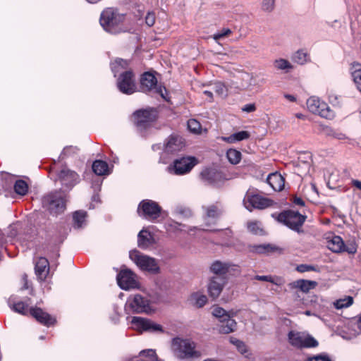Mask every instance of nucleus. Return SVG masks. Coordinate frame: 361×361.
<instances>
[{
  "label": "nucleus",
  "mask_w": 361,
  "mask_h": 361,
  "mask_svg": "<svg viewBox=\"0 0 361 361\" xmlns=\"http://www.w3.org/2000/svg\"><path fill=\"white\" fill-rule=\"evenodd\" d=\"M128 66V61L121 59H116L114 62L111 63V68L115 76L118 73L126 70Z\"/></svg>",
  "instance_id": "obj_37"
},
{
  "label": "nucleus",
  "mask_w": 361,
  "mask_h": 361,
  "mask_svg": "<svg viewBox=\"0 0 361 361\" xmlns=\"http://www.w3.org/2000/svg\"><path fill=\"white\" fill-rule=\"evenodd\" d=\"M284 97L289 102H294L296 101V97L294 95L285 94Z\"/></svg>",
  "instance_id": "obj_61"
},
{
  "label": "nucleus",
  "mask_w": 361,
  "mask_h": 361,
  "mask_svg": "<svg viewBox=\"0 0 361 361\" xmlns=\"http://www.w3.org/2000/svg\"><path fill=\"white\" fill-rule=\"evenodd\" d=\"M232 267L229 263L215 261L212 264L210 270L216 275L215 276H224Z\"/></svg>",
  "instance_id": "obj_26"
},
{
  "label": "nucleus",
  "mask_w": 361,
  "mask_h": 361,
  "mask_svg": "<svg viewBox=\"0 0 361 361\" xmlns=\"http://www.w3.org/2000/svg\"><path fill=\"white\" fill-rule=\"evenodd\" d=\"M204 215L203 216L204 225L207 228H203L204 231H213L209 228L214 224L221 214V209L217 205H209L208 207H203Z\"/></svg>",
  "instance_id": "obj_19"
},
{
  "label": "nucleus",
  "mask_w": 361,
  "mask_h": 361,
  "mask_svg": "<svg viewBox=\"0 0 361 361\" xmlns=\"http://www.w3.org/2000/svg\"><path fill=\"white\" fill-rule=\"evenodd\" d=\"M132 361H158L156 351L154 349H147L140 351V356Z\"/></svg>",
  "instance_id": "obj_33"
},
{
  "label": "nucleus",
  "mask_w": 361,
  "mask_h": 361,
  "mask_svg": "<svg viewBox=\"0 0 361 361\" xmlns=\"http://www.w3.org/2000/svg\"><path fill=\"white\" fill-rule=\"evenodd\" d=\"M58 178L63 185L71 188L77 183L78 175L75 171L64 168L60 171Z\"/></svg>",
  "instance_id": "obj_20"
},
{
  "label": "nucleus",
  "mask_w": 361,
  "mask_h": 361,
  "mask_svg": "<svg viewBox=\"0 0 361 361\" xmlns=\"http://www.w3.org/2000/svg\"><path fill=\"white\" fill-rule=\"evenodd\" d=\"M15 192L20 195H25L28 190L27 183L23 180H18L14 185Z\"/></svg>",
  "instance_id": "obj_42"
},
{
  "label": "nucleus",
  "mask_w": 361,
  "mask_h": 361,
  "mask_svg": "<svg viewBox=\"0 0 361 361\" xmlns=\"http://www.w3.org/2000/svg\"><path fill=\"white\" fill-rule=\"evenodd\" d=\"M35 273L40 280H44L49 272V262L44 257H40L35 264Z\"/></svg>",
  "instance_id": "obj_27"
},
{
  "label": "nucleus",
  "mask_w": 361,
  "mask_h": 361,
  "mask_svg": "<svg viewBox=\"0 0 361 361\" xmlns=\"http://www.w3.org/2000/svg\"><path fill=\"white\" fill-rule=\"evenodd\" d=\"M86 212L77 211L73 214V221L76 228H81L85 222Z\"/></svg>",
  "instance_id": "obj_40"
},
{
  "label": "nucleus",
  "mask_w": 361,
  "mask_h": 361,
  "mask_svg": "<svg viewBox=\"0 0 361 361\" xmlns=\"http://www.w3.org/2000/svg\"><path fill=\"white\" fill-rule=\"evenodd\" d=\"M129 256L130 259L141 270L152 274H157L160 272V268L156 259L142 254L137 250L130 252Z\"/></svg>",
  "instance_id": "obj_4"
},
{
  "label": "nucleus",
  "mask_w": 361,
  "mask_h": 361,
  "mask_svg": "<svg viewBox=\"0 0 361 361\" xmlns=\"http://www.w3.org/2000/svg\"><path fill=\"white\" fill-rule=\"evenodd\" d=\"M306 361H331L330 358L326 355H317L312 357H310Z\"/></svg>",
  "instance_id": "obj_55"
},
{
  "label": "nucleus",
  "mask_w": 361,
  "mask_h": 361,
  "mask_svg": "<svg viewBox=\"0 0 361 361\" xmlns=\"http://www.w3.org/2000/svg\"><path fill=\"white\" fill-rule=\"evenodd\" d=\"M197 164L198 160L195 157H183L175 159L168 166V171L178 176L184 175L189 173Z\"/></svg>",
  "instance_id": "obj_7"
},
{
  "label": "nucleus",
  "mask_w": 361,
  "mask_h": 361,
  "mask_svg": "<svg viewBox=\"0 0 361 361\" xmlns=\"http://www.w3.org/2000/svg\"><path fill=\"white\" fill-rule=\"evenodd\" d=\"M145 23L146 24L151 27L155 23V14L154 12H148L145 17Z\"/></svg>",
  "instance_id": "obj_54"
},
{
  "label": "nucleus",
  "mask_w": 361,
  "mask_h": 361,
  "mask_svg": "<svg viewBox=\"0 0 361 361\" xmlns=\"http://www.w3.org/2000/svg\"><path fill=\"white\" fill-rule=\"evenodd\" d=\"M290 291L292 292L293 298L295 301H301L303 300L302 295L304 293H302L299 290H294Z\"/></svg>",
  "instance_id": "obj_57"
},
{
  "label": "nucleus",
  "mask_w": 361,
  "mask_h": 361,
  "mask_svg": "<svg viewBox=\"0 0 361 361\" xmlns=\"http://www.w3.org/2000/svg\"><path fill=\"white\" fill-rule=\"evenodd\" d=\"M332 135L338 140H343V139L346 138V136L342 133L334 132V133H333Z\"/></svg>",
  "instance_id": "obj_59"
},
{
  "label": "nucleus",
  "mask_w": 361,
  "mask_h": 361,
  "mask_svg": "<svg viewBox=\"0 0 361 361\" xmlns=\"http://www.w3.org/2000/svg\"><path fill=\"white\" fill-rule=\"evenodd\" d=\"M269 245H267V246H264V245H260V246H258L257 247V252H263L264 251H266L267 250H269L268 249L269 248Z\"/></svg>",
  "instance_id": "obj_62"
},
{
  "label": "nucleus",
  "mask_w": 361,
  "mask_h": 361,
  "mask_svg": "<svg viewBox=\"0 0 361 361\" xmlns=\"http://www.w3.org/2000/svg\"><path fill=\"white\" fill-rule=\"evenodd\" d=\"M185 146V140L178 134L171 135L164 144V152L174 154L180 152Z\"/></svg>",
  "instance_id": "obj_16"
},
{
  "label": "nucleus",
  "mask_w": 361,
  "mask_h": 361,
  "mask_svg": "<svg viewBox=\"0 0 361 361\" xmlns=\"http://www.w3.org/2000/svg\"><path fill=\"white\" fill-rule=\"evenodd\" d=\"M296 271L300 273H304L307 271H319L318 269L310 264H301L296 267Z\"/></svg>",
  "instance_id": "obj_47"
},
{
  "label": "nucleus",
  "mask_w": 361,
  "mask_h": 361,
  "mask_svg": "<svg viewBox=\"0 0 361 361\" xmlns=\"http://www.w3.org/2000/svg\"><path fill=\"white\" fill-rule=\"evenodd\" d=\"M155 243L153 235L145 230L140 231L137 235V245L141 249L146 250Z\"/></svg>",
  "instance_id": "obj_23"
},
{
  "label": "nucleus",
  "mask_w": 361,
  "mask_h": 361,
  "mask_svg": "<svg viewBox=\"0 0 361 361\" xmlns=\"http://www.w3.org/2000/svg\"><path fill=\"white\" fill-rule=\"evenodd\" d=\"M306 104L310 113H322L329 110L328 104L316 96L310 97L307 100Z\"/></svg>",
  "instance_id": "obj_21"
},
{
  "label": "nucleus",
  "mask_w": 361,
  "mask_h": 361,
  "mask_svg": "<svg viewBox=\"0 0 361 361\" xmlns=\"http://www.w3.org/2000/svg\"><path fill=\"white\" fill-rule=\"evenodd\" d=\"M317 285L314 281L298 279L288 283L290 290H299L302 293H307Z\"/></svg>",
  "instance_id": "obj_22"
},
{
  "label": "nucleus",
  "mask_w": 361,
  "mask_h": 361,
  "mask_svg": "<svg viewBox=\"0 0 361 361\" xmlns=\"http://www.w3.org/2000/svg\"><path fill=\"white\" fill-rule=\"evenodd\" d=\"M125 310L128 313H148L151 310L149 300L139 294L132 295L127 300Z\"/></svg>",
  "instance_id": "obj_8"
},
{
  "label": "nucleus",
  "mask_w": 361,
  "mask_h": 361,
  "mask_svg": "<svg viewBox=\"0 0 361 361\" xmlns=\"http://www.w3.org/2000/svg\"><path fill=\"white\" fill-rule=\"evenodd\" d=\"M212 314L218 318L219 322L225 321V319L230 316L225 310L220 307H215L212 311Z\"/></svg>",
  "instance_id": "obj_44"
},
{
  "label": "nucleus",
  "mask_w": 361,
  "mask_h": 361,
  "mask_svg": "<svg viewBox=\"0 0 361 361\" xmlns=\"http://www.w3.org/2000/svg\"><path fill=\"white\" fill-rule=\"evenodd\" d=\"M328 248L334 252L340 253L343 252L344 242L338 235H334L327 240Z\"/></svg>",
  "instance_id": "obj_29"
},
{
  "label": "nucleus",
  "mask_w": 361,
  "mask_h": 361,
  "mask_svg": "<svg viewBox=\"0 0 361 361\" xmlns=\"http://www.w3.org/2000/svg\"><path fill=\"white\" fill-rule=\"evenodd\" d=\"M274 66L278 71L289 73L294 68L293 65L287 59L279 58L274 61Z\"/></svg>",
  "instance_id": "obj_34"
},
{
  "label": "nucleus",
  "mask_w": 361,
  "mask_h": 361,
  "mask_svg": "<svg viewBox=\"0 0 361 361\" xmlns=\"http://www.w3.org/2000/svg\"><path fill=\"white\" fill-rule=\"evenodd\" d=\"M267 182L275 191H281L284 188L285 180L277 172L269 174L267 178Z\"/></svg>",
  "instance_id": "obj_24"
},
{
  "label": "nucleus",
  "mask_w": 361,
  "mask_h": 361,
  "mask_svg": "<svg viewBox=\"0 0 361 361\" xmlns=\"http://www.w3.org/2000/svg\"><path fill=\"white\" fill-rule=\"evenodd\" d=\"M117 282L121 288L129 290L137 286L135 275L130 270H122L117 276Z\"/></svg>",
  "instance_id": "obj_17"
},
{
  "label": "nucleus",
  "mask_w": 361,
  "mask_h": 361,
  "mask_svg": "<svg viewBox=\"0 0 361 361\" xmlns=\"http://www.w3.org/2000/svg\"><path fill=\"white\" fill-rule=\"evenodd\" d=\"M277 220L290 228L299 231L305 221V216L294 211H286L279 214Z\"/></svg>",
  "instance_id": "obj_10"
},
{
  "label": "nucleus",
  "mask_w": 361,
  "mask_h": 361,
  "mask_svg": "<svg viewBox=\"0 0 361 361\" xmlns=\"http://www.w3.org/2000/svg\"><path fill=\"white\" fill-rule=\"evenodd\" d=\"M211 86L216 96L224 98L227 95V88L223 83L218 82L211 84Z\"/></svg>",
  "instance_id": "obj_39"
},
{
  "label": "nucleus",
  "mask_w": 361,
  "mask_h": 361,
  "mask_svg": "<svg viewBox=\"0 0 361 361\" xmlns=\"http://www.w3.org/2000/svg\"><path fill=\"white\" fill-rule=\"evenodd\" d=\"M42 204L50 214L57 215L65 210L66 196L61 191L51 192L43 197Z\"/></svg>",
  "instance_id": "obj_3"
},
{
  "label": "nucleus",
  "mask_w": 361,
  "mask_h": 361,
  "mask_svg": "<svg viewBox=\"0 0 361 361\" xmlns=\"http://www.w3.org/2000/svg\"><path fill=\"white\" fill-rule=\"evenodd\" d=\"M124 16L119 14L113 8L105 9L100 16V25L106 31L110 33H116L118 32V25L123 22Z\"/></svg>",
  "instance_id": "obj_5"
},
{
  "label": "nucleus",
  "mask_w": 361,
  "mask_h": 361,
  "mask_svg": "<svg viewBox=\"0 0 361 361\" xmlns=\"http://www.w3.org/2000/svg\"><path fill=\"white\" fill-rule=\"evenodd\" d=\"M171 350L173 355L179 360H190L200 355L194 341L180 337H176L171 340Z\"/></svg>",
  "instance_id": "obj_1"
},
{
  "label": "nucleus",
  "mask_w": 361,
  "mask_h": 361,
  "mask_svg": "<svg viewBox=\"0 0 361 361\" xmlns=\"http://www.w3.org/2000/svg\"><path fill=\"white\" fill-rule=\"evenodd\" d=\"M248 230L255 234V235H261L263 233V230L261 228V224L258 221H252L247 224Z\"/></svg>",
  "instance_id": "obj_45"
},
{
  "label": "nucleus",
  "mask_w": 361,
  "mask_h": 361,
  "mask_svg": "<svg viewBox=\"0 0 361 361\" xmlns=\"http://www.w3.org/2000/svg\"><path fill=\"white\" fill-rule=\"evenodd\" d=\"M293 202L295 204H297V205H300V206H304L305 205V202L301 198H300V197H295L294 198Z\"/></svg>",
  "instance_id": "obj_60"
},
{
  "label": "nucleus",
  "mask_w": 361,
  "mask_h": 361,
  "mask_svg": "<svg viewBox=\"0 0 361 361\" xmlns=\"http://www.w3.org/2000/svg\"><path fill=\"white\" fill-rule=\"evenodd\" d=\"M22 279L24 282V285H23V289H27L28 288V286H27V276L26 274H23V276H22Z\"/></svg>",
  "instance_id": "obj_63"
},
{
  "label": "nucleus",
  "mask_w": 361,
  "mask_h": 361,
  "mask_svg": "<svg viewBox=\"0 0 361 361\" xmlns=\"http://www.w3.org/2000/svg\"><path fill=\"white\" fill-rule=\"evenodd\" d=\"M250 133L247 131L242 130L231 135L228 137H221V140L228 142L233 143L248 139Z\"/></svg>",
  "instance_id": "obj_35"
},
{
  "label": "nucleus",
  "mask_w": 361,
  "mask_h": 361,
  "mask_svg": "<svg viewBox=\"0 0 361 361\" xmlns=\"http://www.w3.org/2000/svg\"><path fill=\"white\" fill-rule=\"evenodd\" d=\"M243 205L249 211L254 209H264L271 206L273 201L263 197L254 190L249 189L243 198Z\"/></svg>",
  "instance_id": "obj_6"
},
{
  "label": "nucleus",
  "mask_w": 361,
  "mask_h": 361,
  "mask_svg": "<svg viewBox=\"0 0 361 361\" xmlns=\"http://www.w3.org/2000/svg\"><path fill=\"white\" fill-rule=\"evenodd\" d=\"M353 303V298L351 296H345L344 298H339L334 302V306L337 310L347 308L352 305Z\"/></svg>",
  "instance_id": "obj_38"
},
{
  "label": "nucleus",
  "mask_w": 361,
  "mask_h": 361,
  "mask_svg": "<svg viewBox=\"0 0 361 361\" xmlns=\"http://www.w3.org/2000/svg\"><path fill=\"white\" fill-rule=\"evenodd\" d=\"M241 109L243 111L246 112H252L257 110L255 104L254 103L245 104L243 106H242Z\"/></svg>",
  "instance_id": "obj_56"
},
{
  "label": "nucleus",
  "mask_w": 361,
  "mask_h": 361,
  "mask_svg": "<svg viewBox=\"0 0 361 361\" xmlns=\"http://www.w3.org/2000/svg\"><path fill=\"white\" fill-rule=\"evenodd\" d=\"M117 85L119 90L127 94H133L136 90L135 78L131 71H125L118 79Z\"/></svg>",
  "instance_id": "obj_15"
},
{
  "label": "nucleus",
  "mask_w": 361,
  "mask_h": 361,
  "mask_svg": "<svg viewBox=\"0 0 361 361\" xmlns=\"http://www.w3.org/2000/svg\"><path fill=\"white\" fill-rule=\"evenodd\" d=\"M275 0H262L261 8L263 11L270 13L274 9Z\"/></svg>",
  "instance_id": "obj_46"
},
{
  "label": "nucleus",
  "mask_w": 361,
  "mask_h": 361,
  "mask_svg": "<svg viewBox=\"0 0 361 361\" xmlns=\"http://www.w3.org/2000/svg\"><path fill=\"white\" fill-rule=\"evenodd\" d=\"M232 33V31L229 28H224L221 31L214 34L213 38L215 41H219V39L228 36Z\"/></svg>",
  "instance_id": "obj_51"
},
{
  "label": "nucleus",
  "mask_w": 361,
  "mask_h": 361,
  "mask_svg": "<svg viewBox=\"0 0 361 361\" xmlns=\"http://www.w3.org/2000/svg\"><path fill=\"white\" fill-rule=\"evenodd\" d=\"M180 226L181 224L173 221H169L165 225L166 229L169 232H176L178 231H180L182 230Z\"/></svg>",
  "instance_id": "obj_49"
},
{
  "label": "nucleus",
  "mask_w": 361,
  "mask_h": 361,
  "mask_svg": "<svg viewBox=\"0 0 361 361\" xmlns=\"http://www.w3.org/2000/svg\"><path fill=\"white\" fill-rule=\"evenodd\" d=\"M236 322L229 316L225 321L219 322L218 325L219 331L221 334H230L236 329Z\"/></svg>",
  "instance_id": "obj_28"
},
{
  "label": "nucleus",
  "mask_w": 361,
  "mask_h": 361,
  "mask_svg": "<svg viewBox=\"0 0 361 361\" xmlns=\"http://www.w3.org/2000/svg\"><path fill=\"white\" fill-rule=\"evenodd\" d=\"M30 299L27 298L26 302L19 301L13 304L12 309L23 315H27L30 313L34 318L39 322L44 325H51L54 323L55 319H53L49 314L44 312L41 308L31 307L28 309L29 302Z\"/></svg>",
  "instance_id": "obj_2"
},
{
  "label": "nucleus",
  "mask_w": 361,
  "mask_h": 361,
  "mask_svg": "<svg viewBox=\"0 0 361 361\" xmlns=\"http://www.w3.org/2000/svg\"><path fill=\"white\" fill-rule=\"evenodd\" d=\"M92 170L98 176H105L110 173L108 164L102 160H96L93 162Z\"/></svg>",
  "instance_id": "obj_32"
},
{
  "label": "nucleus",
  "mask_w": 361,
  "mask_h": 361,
  "mask_svg": "<svg viewBox=\"0 0 361 361\" xmlns=\"http://www.w3.org/2000/svg\"><path fill=\"white\" fill-rule=\"evenodd\" d=\"M255 279L258 281H268V282L274 283L276 286H281L282 284L281 279H279L278 277H273L270 275H267V276L257 275L255 276Z\"/></svg>",
  "instance_id": "obj_43"
},
{
  "label": "nucleus",
  "mask_w": 361,
  "mask_h": 361,
  "mask_svg": "<svg viewBox=\"0 0 361 361\" xmlns=\"http://www.w3.org/2000/svg\"><path fill=\"white\" fill-rule=\"evenodd\" d=\"M350 73L357 90L361 92V63L354 61L350 64Z\"/></svg>",
  "instance_id": "obj_25"
},
{
  "label": "nucleus",
  "mask_w": 361,
  "mask_h": 361,
  "mask_svg": "<svg viewBox=\"0 0 361 361\" xmlns=\"http://www.w3.org/2000/svg\"><path fill=\"white\" fill-rule=\"evenodd\" d=\"M357 246L353 243H348L347 244L344 243L343 252H346L349 254H355L357 252Z\"/></svg>",
  "instance_id": "obj_52"
},
{
  "label": "nucleus",
  "mask_w": 361,
  "mask_h": 361,
  "mask_svg": "<svg viewBox=\"0 0 361 361\" xmlns=\"http://www.w3.org/2000/svg\"><path fill=\"white\" fill-rule=\"evenodd\" d=\"M351 185L353 187L361 191V180L357 179H352Z\"/></svg>",
  "instance_id": "obj_58"
},
{
  "label": "nucleus",
  "mask_w": 361,
  "mask_h": 361,
  "mask_svg": "<svg viewBox=\"0 0 361 361\" xmlns=\"http://www.w3.org/2000/svg\"><path fill=\"white\" fill-rule=\"evenodd\" d=\"M188 128L190 131L197 133L200 132L201 128V125L199 121L195 119H190L188 121Z\"/></svg>",
  "instance_id": "obj_48"
},
{
  "label": "nucleus",
  "mask_w": 361,
  "mask_h": 361,
  "mask_svg": "<svg viewBox=\"0 0 361 361\" xmlns=\"http://www.w3.org/2000/svg\"><path fill=\"white\" fill-rule=\"evenodd\" d=\"M191 304L197 307H202L207 302V298L201 293H194L190 297Z\"/></svg>",
  "instance_id": "obj_36"
},
{
  "label": "nucleus",
  "mask_w": 361,
  "mask_h": 361,
  "mask_svg": "<svg viewBox=\"0 0 361 361\" xmlns=\"http://www.w3.org/2000/svg\"><path fill=\"white\" fill-rule=\"evenodd\" d=\"M226 283V281L224 276L211 277L207 285V291L209 296L214 299L217 298L222 292Z\"/></svg>",
  "instance_id": "obj_18"
},
{
  "label": "nucleus",
  "mask_w": 361,
  "mask_h": 361,
  "mask_svg": "<svg viewBox=\"0 0 361 361\" xmlns=\"http://www.w3.org/2000/svg\"><path fill=\"white\" fill-rule=\"evenodd\" d=\"M161 210V207L157 202L145 200L140 203L137 212L140 216L149 220H154L159 216Z\"/></svg>",
  "instance_id": "obj_12"
},
{
  "label": "nucleus",
  "mask_w": 361,
  "mask_h": 361,
  "mask_svg": "<svg viewBox=\"0 0 361 361\" xmlns=\"http://www.w3.org/2000/svg\"><path fill=\"white\" fill-rule=\"evenodd\" d=\"M211 173V171H204L201 175L202 177H204L206 175H209Z\"/></svg>",
  "instance_id": "obj_64"
},
{
  "label": "nucleus",
  "mask_w": 361,
  "mask_h": 361,
  "mask_svg": "<svg viewBox=\"0 0 361 361\" xmlns=\"http://www.w3.org/2000/svg\"><path fill=\"white\" fill-rule=\"evenodd\" d=\"M130 323L132 328L134 330L141 333L143 331L164 333V329L161 325L147 318L133 317Z\"/></svg>",
  "instance_id": "obj_9"
},
{
  "label": "nucleus",
  "mask_w": 361,
  "mask_h": 361,
  "mask_svg": "<svg viewBox=\"0 0 361 361\" xmlns=\"http://www.w3.org/2000/svg\"><path fill=\"white\" fill-rule=\"evenodd\" d=\"M229 342L233 345L236 348L237 350L245 357H249L251 355L250 349L244 341L231 336L229 338Z\"/></svg>",
  "instance_id": "obj_30"
},
{
  "label": "nucleus",
  "mask_w": 361,
  "mask_h": 361,
  "mask_svg": "<svg viewBox=\"0 0 361 361\" xmlns=\"http://www.w3.org/2000/svg\"><path fill=\"white\" fill-rule=\"evenodd\" d=\"M141 88L143 91H152L160 94L163 98H165L164 92H166L165 87L157 85V80L156 77L150 73H145L140 80Z\"/></svg>",
  "instance_id": "obj_13"
},
{
  "label": "nucleus",
  "mask_w": 361,
  "mask_h": 361,
  "mask_svg": "<svg viewBox=\"0 0 361 361\" xmlns=\"http://www.w3.org/2000/svg\"><path fill=\"white\" fill-rule=\"evenodd\" d=\"M226 156L228 161L233 164H238L241 159L240 152L233 149H228Z\"/></svg>",
  "instance_id": "obj_41"
},
{
  "label": "nucleus",
  "mask_w": 361,
  "mask_h": 361,
  "mask_svg": "<svg viewBox=\"0 0 361 361\" xmlns=\"http://www.w3.org/2000/svg\"><path fill=\"white\" fill-rule=\"evenodd\" d=\"M130 120L139 130L157 126L159 121L158 114H132Z\"/></svg>",
  "instance_id": "obj_14"
},
{
  "label": "nucleus",
  "mask_w": 361,
  "mask_h": 361,
  "mask_svg": "<svg viewBox=\"0 0 361 361\" xmlns=\"http://www.w3.org/2000/svg\"><path fill=\"white\" fill-rule=\"evenodd\" d=\"M202 94L205 97V99L207 101H208V102H212L213 101L214 91H213L211 85H209L207 87V90H204L202 91Z\"/></svg>",
  "instance_id": "obj_53"
},
{
  "label": "nucleus",
  "mask_w": 361,
  "mask_h": 361,
  "mask_svg": "<svg viewBox=\"0 0 361 361\" xmlns=\"http://www.w3.org/2000/svg\"><path fill=\"white\" fill-rule=\"evenodd\" d=\"M78 151H79V149L77 147L68 146V147H64V149H63V152L61 154V157H62V158H63L65 157L71 156L72 154H77Z\"/></svg>",
  "instance_id": "obj_50"
},
{
  "label": "nucleus",
  "mask_w": 361,
  "mask_h": 361,
  "mask_svg": "<svg viewBox=\"0 0 361 361\" xmlns=\"http://www.w3.org/2000/svg\"><path fill=\"white\" fill-rule=\"evenodd\" d=\"M292 60L297 64L302 66L310 62V56L307 51L300 49L293 54Z\"/></svg>",
  "instance_id": "obj_31"
},
{
  "label": "nucleus",
  "mask_w": 361,
  "mask_h": 361,
  "mask_svg": "<svg viewBox=\"0 0 361 361\" xmlns=\"http://www.w3.org/2000/svg\"><path fill=\"white\" fill-rule=\"evenodd\" d=\"M288 337L289 343L296 348H312L318 345V342L313 337L302 333L291 331Z\"/></svg>",
  "instance_id": "obj_11"
}]
</instances>
